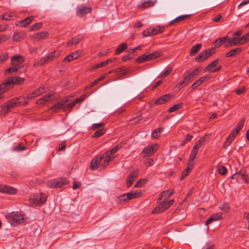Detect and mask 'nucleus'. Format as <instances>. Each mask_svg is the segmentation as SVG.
I'll list each match as a JSON object with an SVG mask.
<instances>
[{"instance_id":"nucleus-57","label":"nucleus","mask_w":249,"mask_h":249,"mask_svg":"<svg viewBox=\"0 0 249 249\" xmlns=\"http://www.w3.org/2000/svg\"><path fill=\"white\" fill-rule=\"evenodd\" d=\"M76 105V103L75 101L70 103L68 104L66 106L63 107L64 110L66 111L68 109H71L73 107Z\"/></svg>"},{"instance_id":"nucleus-6","label":"nucleus","mask_w":249,"mask_h":249,"mask_svg":"<svg viewBox=\"0 0 249 249\" xmlns=\"http://www.w3.org/2000/svg\"><path fill=\"white\" fill-rule=\"evenodd\" d=\"M18 102V101L17 98H13L7 101L2 106L3 111L6 113L9 112L12 108L20 106Z\"/></svg>"},{"instance_id":"nucleus-59","label":"nucleus","mask_w":249,"mask_h":249,"mask_svg":"<svg viewBox=\"0 0 249 249\" xmlns=\"http://www.w3.org/2000/svg\"><path fill=\"white\" fill-rule=\"evenodd\" d=\"M220 208L222 211L227 212L230 209V207L228 203H224L220 206Z\"/></svg>"},{"instance_id":"nucleus-17","label":"nucleus","mask_w":249,"mask_h":249,"mask_svg":"<svg viewBox=\"0 0 249 249\" xmlns=\"http://www.w3.org/2000/svg\"><path fill=\"white\" fill-rule=\"evenodd\" d=\"M174 190L163 191L160 194V197L157 199V202L160 203L159 201L161 200L162 199H163L164 200H167L172 195L174 194Z\"/></svg>"},{"instance_id":"nucleus-35","label":"nucleus","mask_w":249,"mask_h":249,"mask_svg":"<svg viewBox=\"0 0 249 249\" xmlns=\"http://www.w3.org/2000/svg\"><path fill=\"white\" fill-rule=\"evenodd\" d=\"M219 62V59H216L215 60L212 62L211 63L209 64L205 68L204 71H209L211 72V71H212V69L216 66Z\"/></svg>"},{"instance_id":"nucleus-22","label":"nucleus","mask_w":249,"mask_h":249,"mask_svg":"<svg viewBox=\"0 0 249 249\" xmlns=\"http://www.w3.org/2000/svg\"><path fill=\"white\" fill-rule=\"evenodd\" d=\"M55 183L56 188H61L63 185L67 184L68 181L65 178H55Z\"/></svg>"},{"instance_id":"nucleus-54","label":"nucleus","mask_w":249,"mask_h":249,"mask_svg":"<svg viewBox=\"0 0 249 249\" xmlns=\"http://www.w3.org/2000/svg\"><path fill=\"white\" fill-rule=\"evenodd\" d=\"M142 119V117L141 115L138 116L134 118L133 119L130 120L131 123L133 124H137L139 121H140Z\"/></svg>"},{"instance_id":"nucleus-14","label":"nucleus","mask_w":249,"mask_h":249,"mask_svg":"<svg viewBox=\"0 0 249 249\" xmlns=\"http://www.w3.org/2000/svg\"><path fill=\"white\" fill-rule=\"evenodd\" d=\"M24 62V58L23 56L16 55L11 57V65L19 67V65Z\"/></svg>"},{"instance_id":"nucleus-47","label":"nucleus","mask_w":249,"mask_h":249,"mask_svg":"<svg viewBox=\"0 0 249 249\" xmlns=\"http://www.w3.org/2000/svg\"><path fill=\"white\" fill-rule=\"evenodd\" d=\"M147 181V179H141L137 182V183L135 184L134 187L136 188H140L142 186L143 184H145Z\"/></svg>"},{"instance_id":"nucleus-18","label":"nucleus","mask_w":249,"mask_h":249,"mask_svg":"<svg viewBox=\"0 0 249 249\" xmlns=\"http://www.w3.org/2000/svg\"><path fill=\"white\" fill-rule=\"evenodd\" d=\"M33 19L34 17L33 16L28 17L24 19L18 21V23L16 24V25L22 27H26L32 22Z\"/></svg>"},{"instance_id":"nucleus-32","label":"nucleus","mask_w":249,"mask_h":249,"mask_svg":"<svg viewBox=\"0 0 249 249\" xmlns=\"http://www.w3.org/2000/svg\"><path fill=\"white\" fill-rule=\"evenodd\" d=\"M122 144L120 143L116 145L115 147L110 149L109 150L106 151V154H108L109 156H112L111 155L117 152L120 149L122 148Z\"/></svg>"},{"instance_id":"nucleus-60","label":"nucleus","mask_w":249,"mask_h":249,"mask_svg":"<svg viewBox=\"0 0 249 249\" xmlns=\"http://www.w3.org/2000/svg\"><path fill=\"white\" fill-rule=\"evenodd\" d=\"M63 106H64L60 101V102L56 103L51 108V109L53 111H55L56 109L60 108Z\"/></svg>"},{"instance_id":"nucleus-2","label":"nucleus","mask_w":249,"mask_h":249,"mask_svg":"<svg viewBox=\"0 0 249 249\" xmlns=\"http://www.w3.org/2000/svg\"><path fill=\"white\" fill-rule=\"evenodd\" d=\"M47 196L43 194H35L29 198V201L31 204L36 205H42L47 200Z\"/></svg>"},{"instance_id":"nucleus-29","label":"nucleus","mask_w":249,"mask_h":249,"mask_svg":"<svg viewBox=\"0 0 249 249\" xmlns=\"http://www.w3.org/2000/svg\"><path fill=\"white\" fill-rule=\"evenodd\" d=\"M156 0H149L142 3L139 6L140 8H146L148 7H151L153 6Z\"/></svg>"},{"instance_id":"nucleus-46","label":"nucleus","mask_w":249,"mask_h":249,"mask_svg":"<svg viewBox=\"0 0 249 249\" xmlns=\"http://www.w3.org/2000/svg\"><path fill=\"white\" fill-rule=\"evenodd\" d=\"M199 71H200L199 70V69L197 68L190 72L189 74H188V75L190 76V77L192 79H193L196 76H197L198 74Z\"/></svg>"},{"instance_id":"nucleus-10","label":"nucleus","mask_w":249,"mask_h":249,"mask_svg":"<svg viewBox=\"0 0 249 249\" xmlns=\"http://www.w3.org/2000/svg\"><path fill=\"white\" fill-rule=\"evenodd\" d=\"M158 149V145L157 144H151L145 147L142 152L144 157H149L153 154Z\"/></svg>"},{"instance_id":"nucleus-12","label":"nucleus","mask_w":249,"mask_h":249,"mask_svg":"<svg viewBox=\"0 0 249 249\" xmlns=\"http://www.w3.org/2000/svg\"><path fill=\"white\" fill-rule=\"evenodd\" d=\"M0 192L11 195L16 194L18 190L16 188L6 185H0Z\"/></svg>"},{"instance_id":"nucleus-44","label":"nucleus","mask_w":249,"mask_h":249,"mask_svg":"<svg viewBox=\"0 0 249 249\" xmlns=\"http://www.w3.org/2000/svg\"><path fill=\"white\" fill-rule=\"evenodd\" d=\"M26 148V147L23 145L22 143L20 142L13 148V151L19 152L25 150Z\"/></svg>"},{"instance_id":"nucleus-21","label":"nucleus","mask_w":249,"mask_h":249,"mask_svg":"<svg viewBox=\"0 0 249 249\" xmlns=\"http://www.w3.org/2000/svg\"><path fill=\"white\" fill-rule=\"evenodd\" d=\"M83 38V36L80 35H77L72 38L71 40L67 43L68 47L71 46L73 45L78 44Z\"/></svg>"},{"instance_id":"nucleus-52","label":"nucleus","mask_w":249,"mask_h":249,"mask_svg":"<svg viewBox=\"0 0 249 249\" xmlns=\"http://www.w3.org/2000/svg\"><path fill=\"white\" fill-rule=\"evenodd\" d=\"M74 59L78 58L82 54V52L80 50L75 51L71 53Z\"/></svg>"},{"instance_id":"nucleus-43","label":"nucleus","mask_w":249,"mask_h":249,"mask_svg":"<svg viewBox=\"0 0 249 249\" xmlns=\"http://www.w3.org/2000/svg\"><path fill=\"white\" fill-rule=\"evenodd\" d=\"M233 140L234 139L231 136H228L223 145V148L225 149L227 148L231 144Z\"/></svg>"},{"instance_id":"nucleus-50","label":"nucleus","mask_w":249,"mask_h":249,"mask_svg":"<svg viewBox=\"0 0 249 249\" xmlns=\"http://www.w3.org/2000/svg\"><path fill=\"white\" fill-rule=\"evenodd\" d=\"M239 176H241V178L243 181H244L246 183H248L249 181L247 175L244 172L242 173V171H240V172H239Z\"/></svg>"},{"instance_id":"nucleus-5","label":"nucleus","mask_w":249,"mask_h":249,"mask_svg":"<svg viewBox=\"0 0 249 249\" xmlns=\"http://www.w3.org/2000/svg\"><path fill=\"white\" fill-rule=\"evenodd\" d=\"M164 30V27L156 26L154 28H149L144 30L142 34L144 36H154L162 33Z\"/></svg>"},{"instance_id":"nucleus-23","label":"nucleus","mask_w":249,"mask_h":249,"mask_svg":"<svg viewBox=\"0 0 249 249\" xmlns=\"http://www.w3.org/2000/svg\"><path fill=\"white\" fill-rule=\"evenodd\" d=\"M48 36L47 32H42L34 35L32 37L37 40H41L45 39Z\"/></svg>"},{"instance_id":"nucleus-24","label":"nucleus","mask_w":249,"mask_h":249,"mask_svg":"<svg viewBox=\"0 0 249 249\" xmlns=\"http://www.w3.org/2000/svg\"><path fill=\"white\" fill-rule=\"evenodd\" d=\"M242 49L241 48H236L231 50L226 54L227 57H233L239 54L242 51Z\"/></svg>"},{"instance_id":"nucleus-9","label":"nucleus","mask_w":249,"mask_h":249,"mask_svg":"<svg viewBox=\"0 0 249 249\" xmlns=\"http://www.w3.org/2000/svg\"><path fill=\"white\" fill-rule=\"evenodd\" d=\"M242 44V42H241V38H238L237 36H235L233 34L232 35V37L229 36L228 41L224 45V46L226 48H228Z\"/></svg>"},{"instance_id":"nucleus-34","label":"nucleus","mask_w":249,"mask_h":249,"mask_svg":"<svg viewBox=\"0 0 249 249\" xmlns=\"http://www.w3.org/2000/svg\"><path fill=\"white\" fill-rule=\"evenodd\" d=\"M16 17V14L14 13H5L0 16V18L3 20H10L13 18Z\"/></svg>"},{"instance_id":"nucleus-16","label":"nucleus","mask_w":249,"mask_h":249,"mask_svg":"<svg viewBox=\"0 0 249 249\" xmlns=\"http://www.w3.org/2000/svg\"><path fill=\"white\" fill-rule=\"evenodd\" d=\"M91 11L90 7L80 6L77 8L76 14L79 17H82Z\"/></svg>"},{"instance_id":"nucleus-7","label":"nucleus","mask_w":249,"mask_h":249,"mask_svg":"<svg viewBox=\"0 0 249 249\" xmlns=\"http://www.w3.org/2000/svg\"><path fill=\"white\" fill-rule=\"evenodd\" d=\"M215 53L213 49H208L203 52H201L196 57L195 60L197 62H201L206 60L210 56L212 55Z\"/></svg>"},{"instance_id":"nucleus-33","label":"nucleus","mask_w":249,"mask_h":249,"mask_svg":"<svg viewBox=\"0 0 249 249\" xmlns=\"http://www.w3.org/2000/svg\"><path fill=\"white\" fill-rule=\"evenodd\" d=\"M190 16L189 15H183L179 16L177 18H176L175 19L171 21L169 23V25H172L174 23H178L181 21L185 20L187 18H188Z\"/></svg>"},{"instance_id":"nucleus-3","label":"nucleus","mask_w":249,"mask_h":249,"mask_svg":"<svg viewBox=\"0 0 249 249\" xmlns=\"http://www.w3.org/2000/svg\"><path fill=\"white\" fill-rule=\"evenodd\" d=\"M5 217L11 223H21L24 221L23 215L18 213H7Z\"/></svg>"},{"instance_id":"nucleus-37","label":"nucleus","mask_w":249,"mask_h":249,"mask_svg":"<svg viewBox=\"0 0 249 249\" xmlns=\"http://www.w3.org/2000/svg\"><path fill=\"white\" fill-rule=\"evenodd\" d=\"M162 128L159 127L152 132L151 136L154 139H158L159 137V134H160L162 131Z\"/></svg>"},{"instance_id":"nucleus-20","label":"nucleus","mask_w":249,"mask_h":249,"mask_svg":"<svg viewBox=\"0 0 249 249\" xmlns=\"http://www.w3.org/2000/svg\"><path fill=\"white\" fill-rule=\"evenodd\" d=\"M222 213H216L213 214L206 222L205 225H207L213 220H219L222 218Z\"/></svg>"},{"instance_id":"nucleus-27","label":"nucleus","mask_w":249,"mask_h":249,"mask_svg":"<svg viewBox=\"0 0 249 249\" xmlns=\"http://www.w3.org/2000/svg\"><path fill=\"white\" fill-rule=\"evenodd\" d=\"M118 73L121 76H124L131 73V71L125 67H122L117 69Z\"/></svg>"},{"instance_id":"nucleus-4","label":"nucleus","mask_w":249,"mask_h":249,"mask_svg":"<svg viewBox=\"0 0 249 249\" xmlns=\"http://www.w3.org/2000/svg\"><path fill=\"white\" fill-rule=\"evenodd\" d=\"M174 203V200L171 199L168 201H164L162 203L157 206L152 211V213H158L164 212L170 206L173 205Z\"/></svg>"},{"instance_id":"nucleus-41","label":"nucleus","mask_w":249,"mask_h":249,"mask_svg":"<svg viewBox=\"0 0 249 249\" xmlns=\"http://www.w3.org/2000/svg\"><path fill=\"white\" fill-rule=\"evenodd\" d=\"M9 88L7 85L5 81L0 85V94L3 92L7 91L9 89Z\"/></svg>"},{"instance_id":"nucleus-56","label":"nucleus","mask_w":249,"mask_h":249,"mask_svg":"<svg viewBox=\"0 0 249 249\" xmlns=\"http://www.w3.org/2000/svg\"><path fill=\"white\" fill-rule=\"evenodd\" d=\"M148 53L149 54L151 59H153L160 56L161 53L157 52Z\"/></svg>"},{"instance_id":"nucleus-19","label":"nucleus","mask_w":249,"mask_h":249,"mask_svg":"<svg viewBox=\"0 0 249 249\" xmlns=\"http://www.w3.org/2000/svg\"><path fill=\"white\" fill-rule=\"evenodd\" d=\"M115 60V58L108 59L106 61H104L103 62H102L100 63H98V64L94 65L91 68V70H92L97 69L103 67H105L107 65L113 62Z\"/></svg>"},{"instance_id":"nucleus-15","label":"nucleus","mask_w":249,"mask_h":249,"mask_svg":"<svg viewBox=\"0 0 249 249\" xmlns=\"http://www.w3.org/2000/svg\"><path fill=\"white\" fill-rule=\"evenodd\" d=\"M138 170H136L129 174L126 180V184L127 187H129L132 185L133 182L138 177Z\"/></svg>"},{"instance_id":"nucleus-49","label":"nucleus","mask_w":249,"mask_h":249,"mask_svg":"<svg viewBox=\"0 0 249 249\" xmlns=\"http://www.w3.org/2000/svg\"><path fill=\"white\" fill-rule=\"evenodd\" d=\"M191 170V169L186 168L181 174L180 180L183 179L186 177H187L190 174Z\"/></svg>"},{"instance_id":"nucleus-13","label":"nucleus","mask_w":249,"mask_h":249,"mask_svg":"<svg viewBox=\"0 0 249 249\" xmlns=\"http://www.w3.org/2000/svg\"><path fill=\"white\" fill-rule=\"evenodd\" d=\"M173 96L171 94H166L157 99L155 101L156 105H162L170 101Z\"/></svg>"},{"instance_id":"nucleus-31","label":"nucleus","mask_w":249,"mask_h":249,"mask_svg":"<svg viewBox=\"0 0 249 249\" xmlns=\"http://www.w3.org/2000/svg\"><path fill=\"white\" fill-rule=\"evenodd\" d=\"M208 135H209V134H206L205 135V136L200 138L196 142V143H195V144L194 147H195V148H196L197 149H199L203 144H204V143H205V142L206 141L205 137L207 136H208Z\"/></svg>"},{"instance_id":"nucleus-51","label":"nucleus","mask_w":249,"mask_h":249,"mask_svg":"<svg viewBox=\"0 0 249 249\" xmlns=\"http://www.w3.org/2000/svg\"><path fill=\"white\" fill-rule=\"evenodd\" d=\"M127 196L126 195V194L121 195L118 197V200L121 203L126 202L129 200Z\"/></svg>"},{"instance_id":"nucleus-62","label":"nucleus","mask_w":249,"mask_h":249,"mask_svg":"<svg viewBox=\"0 0 249 249\" xmlns=\"http://www.w3.org/2000/svg\"><path fill=\"white\" fill-rule=\"evenodd\" d=\"M228 39L229 36H226L223 37H221L218 39L219 42L221 44V45L224 43L225 44L226 43H227V42L228 41Z\"/></svg>"},{"instance_id":"nucleus-1","label":"nucleus","mask_w":249,"mask_h":249,"mask_svg":"<svg viewBox=\"0 0 249 249\" xmlns=\"http://www.w3.org/2000/svg\"><path fill=\"white\" fill-rule=\"evenodd\" d=\"M59 55V53L58 51H54L48 55L44 56L34 64L35 67H38L48 63L52 61L54 58Z\"/></svg>"},{"instance_id":"nucleus-48","label":"nucleus","mask_w":249,"mask_h":249,"mask_svg":"<svg viewBox=\"0 0 249 249\" xmlns=\"http://www.w3.org/2000/svg\"><path fill=\"white\" fill-rule=\"evenodd\" d=\"M106 132V130L104 129H99L97 130L94 134L93 137H99L102 135H103Z\"/></svg>"},{"instance_id":"nucleus-25","label":"nucleus","mask_w":249,"mask_h":249,"mask_svg":"<svg viewBox=\"0 0 249 249\" xmlns=\"http://www.w3.org/2000/svg\"><path fill=\"white\" fill-rule=\"evenodd\" d=\"M101 163V161H100L99 158H95L93 159L90 162V169L91 170H94L97 169L99 165V164Z\"/></svg>"},{"instance_id":"nucleus-28","label":"nucleus","mask_w":249,"mask_h":249,"mask_svg":"<svg viewBox=\"0 0 249 249\" xmlns=\"http://www.w3.org/2000/svg\"><path fill=\"white\" fill-rule=\"evenodd\" d=\"M17 99L18 101V103L19 104L20 106H25L28 105L29 103L28 100H29V99L27 98V96H19L18 97H17Z\"/></svg>"},{"instance_id":"nucleus-30","label":"nucleus","mask_w":249,"mask_h":249,"mask_svg":"<svg viewBox=\"0 0 249 249\" xmlns=\"http://www.w3.org/2000/svg\"><path fill=\"white\" fill-rule=\"evenodd\" d=\"M53 95V93H50L48 95L43 96L40 99H38L36 103L37 104L41 105L49 101V99Z\"/></svg>"},{"instance_id":"nucleus-36","label":"nucleus","mask_w":249,"mask_h":249,"mask_svg":"<svg viewBox=\"0 0 249 249\" xmlns=\"http://www.w3.org/2000/svg\"><path fill=\"white\" fill-rule=\"evenodd\" d=\"M127 48V44L125 43H123L120 44L116 49L115 53L116 54H120Z\"/></svg>"},{"instance_id":"nucleus-8","label":"nucleus","mask_w":249,"mask_h":249,"mask_svg":"<svg viewBox=\"0 0 249 249\" xmlns=\"http://www.w3.org/2000/svg\"><path fill=\"white\" fill-rule=\"evenodd\" d=\"M24 81V79L19 77H13L9 78L5 81L9 89L12 88L14 85H20L22 84Z\"/></svg>"},{"instance_id":"nucleus-61","label":"nucleus","mask_w":249,"mask_h":249,"mask_svg":"<svg viewBox=\"0 0 249 249\" xmlns=\"http://www.w3.org/2000/svg\"><path fill=\"white\" fill-rule=\"evenodd\" d=\"M42 24L41 22H39V23H37L35 24H33L31 26V30L32 31L36 30L40 28L42 26Z\"/></svg>"},{"instance_id":"nucleus-11","label":"nucleus","mask_w":249,"mask_h":249,"mask_svg":"<svg viewBox=\"0 0 249 249\" xmlns=\"http://www.w3.org/2000/svg\"><path fill=\"white\" fill-rule=\"evenodd\" d=\"M115 156H109L104 153L99 157L100 161H101V166L105 167L108 165V163L114 160Z\"/></svg>"},{"instance_id":"nucleus-39","label":"nucleus","mask_w":249,"mask_h":249,"mask_svg":"<svg viewBox=\"0 0 249 249\" xmlns=\"http://www.w3.org/2000/svg\"><path fill=\"white\" fill-rule=\"evenodd\" d=\"M126 195L127 196V198H128L129 200L140 196L138 193L135 192L134 191H131L129 193H128L126 194Z\"/></svg>"},{"instance_id":"nucleus-53","label":"nucleus","mask_w":249,"mask_h":249,"mask_svg":"<svg viewBox=\"0 0 249 249\" xmlns=\"http://www.w3.org/2000/svg\"><path fill=\"white\" fill-rule=\"evenodd\" d=\"M133 57V53L131 52L128 54L124 55L122 58V60L123 61H126L128 60L132 59Z\"/></svg>"},{"instance_id":"nucleus-38","label":"nucleus","mask_w":249,"mask_h":249,"mask_svg":"<svg viewBox=\"0 0 249 249\" xmlns=\"http://www.w3.org/2000/svg\"><path fill=\"white\" fill-rule=\"evenodd\" d=\"M19 69V67H17L15 66H12L11 67L8 68L5 71L6 74H11L16 72Z\"/></svg>"},{"instance_id":"nucleus-63","label":"nucleus","mask_w":249,"mask_h":249,"mask_svg":"<svg viewBox=\"0 0 249 249\" xmlns=\"http://www.w3.org/2000/svg\"><path fill=\"white\" fill-rule=\"evenodd\" d=\"M218 172L220 175H224L227 172V169L223 166H220L218 169Z\"/></svg>"},{"instance_id":"nucleus-26","label":"nucleus","mask_w":249,"mask_h":249,"mask_svg":"<svg viewBox=\"0 0 249 249\" xmlns=\"http://www.w3.org/2000/svg\"><path fill=\"white\" fill-rule=\"evenodd\" d=\"M202 46L201 43H198L193 46L190 50V55L191 56H194L196 53L200 50Z\"/></svg>"},{"instance_id":"nucleus-42","label":"nucleus","mask_w":249,"mask_h":249,"mask_svg":"<svg viewBox=\"0 0 249 249\" xmlns=\"http://www.w3.org/2000/svg\"><path fill=\"white\" fill-rule=\"evenodd\" d=\"M9 55L7 53H4L0 54V65L4 63L8 59Z\"/></svg>"},{"instance_id":"nucleus-40","label":"nucleus","mask_w":249,"mask_h":249,"mask_svg":"<svg viewBox=\"0 0 249 249\" xmlns=\"http://www.w3.org/2000/svg\"><path fill=\"white\" fill-rule=\"evenodd\" d=\"M182 106V103H179V104H176L174 106H173V107H171L169 109H168V112L169 113H172L176 110H178V109H179L180 108H181Z\"/></svg>"},{"instance_id":"nucleus-58","label":"nucleus","mask_w":249,"mask_h":249,"mask_svg":"<svg viewBox=\"0 0 249 249\" xmlns=\"http://www.w3.org/2000/svg\"><path fill=\"white\" fill-rule=\"evenodd\" d=\"M172 71V69L170 68H169L168 69H167L165 71L161 73L160 75L159 76V77L160 78H164L168 76Z\"/></svg>"},{"instance_id":"nucleus-55","label":"nucleus","mask_w":249,"mask_h":249,"mask_svg":"<svg viewBox=\"0 0 249 249\" xmlns=\"http://www.w3.org/2000/svg\"><path fill=\"white\" fill-rule=\"evenodd\" d=\"M244 124V121H242L240 122L237 125L236 127L233 129L236 132L238 133L241 128L243 127Z\"/></svg>"},{"instance_id":"nucleus-45","label":"nucleus","mask_w":249,"mask_h":249,"mask_svg":"<svg viewBox=\"0 0 249 249\" xmlns=\"http://www.w3.org/2000/svg\"><path fill=\"white\" fill-rule=\"evenodd\" d=\"M23 37L22 36V35L19 33H14L13 36V39L16 41H20L22 40Z\"/></svg>"},{"instance_id":"nucleus-64","label":"nucleus","mask_w":249,"mask_h":249,"mask_svg":"<svg viewBox=\"0 0 249 249\" xmlns=\"http://www.w3.org/2000/svg\"><path fill=\"white\" fill-rule=\"evenodd\" d=\"M241 42H242V44L249 41V33H248L245 36L241 37Z\"/></svg>"}]
</instances>
